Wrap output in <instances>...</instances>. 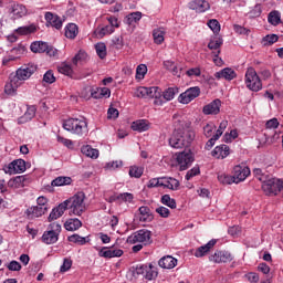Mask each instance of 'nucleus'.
I'll return each mask as SVG.
<instances>
[{"instance_id": "nucleus-1", "label": "nucleus", "mask_w": 283, "mask_h": 283, "mask_svg": "<svg viewBox=\"0 0 283 283\" xmlns=\"http://www.w3.org/2000/svg\"><path fill=\"white\" fill-rule=\"evenodd\" d=\"M195 138L196 133L193 130L175 129L168 139V143L172 149H182L184 147H189Z\"/></svg>"}, {"instance_id": "nucleus-2", "label": "nucleus", "mask_w": 283, "mask_h": 283, "mask_svg": "<svg viewBox=\"0 0 283 283\" xmlns=\"http://www.w3.org/2000/svg\"><path fill=\"white\" fill-rule=\"evenodd\" d=\"M62 203H66L69 216H83V213L87 211V206L85 205V192H77Z\"/></svg>"}, {"instance_id": "nucleus-3", "label": "nucleus", "mask_w": 283, "mask_h": 283, "mask_svg": "<svg viewBox=\"0 0 283 283\" xmlns=\"http://www.w3.org/2000/svg\"><path fill=\"white\" fill-rule=\"evenodd\" d=\"M63 129L76 136H85L87 134V120L85 118H69L63 122Z\"/></svg>"}, {"instance_id": "nucleus-4", "label": "nucleus", "mask_w": 283, "mask_h": 283, "mask_svg": "<svg viewBox=\"0 0 283 283\" xmlns=\"http://www.w3.org/2000/svg\"><path fill=\"white\" fill-rule=\"evenodd\" d=\"M262 189L265 196H277L280 191H283V181L270 176L263 181Z\"/></svg>"}, {"instance_id": "nucleus-5", "label": "nucleus", "mask_w": 283, "mask_h": 283, "mask_svg": "<svg viewBox=\"0 0 283 283\" xmlns=\"http://www.w3.org/2000/svg\"><path fill=\"white\" fill-rule=\"evenodd\" d=\"M245 85L251 92H260L262 90V80L255 72V69L249 67L245 72Z\"/></svg>"}, {"instance_id": "nucleus-6", "label": "nucleus", "mask_w": 283, "mask_h": 283, "mask_svg": "<svg viewBox=\"0 0 283 283\" xmlns=\"http://www.w3.org/2000/svg\"><path fill=\"white\" fill-rule=\"evenodd\" d=\"M48 229L49 230L44 231L42 235V242H44V244H56V242H59V235L61 234V224L53 222Z\"/></svg>"}, {"instance_id": "nucleus-7", "label": "nucleus", "mask_w": 283, "mask_h": 283, "mask_svg": "<svg viewBox=\"0 0 283 283\" xmlns=\"http://www.w3.org/2000/svg\"><path fill=\"white\" fill-rule=\"evenodd\" d=\"M127 244H136L138 242L145 244V247H147V244H151L153 240H151V231L149 230H138L135 233L130 234L127 240H126Z\"/></svg>"}, {"instance_id": "nucleus-8", "label": "nucleus", "mask_w": 283, "mask_h": 283, "mask_svg": "<svg viewBox=\"0 0 283 283\" xmlns=\"http://www.w3.org/2000/svg\"><path fill=\"white\" fill-rule=\"evenodd\" d=\"M36 72V66H22L17 70L15 73H11V76L20 84L23 85V81H28L32 74Z\"/></svg>"}, {"instance_id": "nucleus-9", "label": "nucleus", "mask_w": 283, "mask_h": 283, "mask_svg": "<svg viewBox=\"0 0 283 283\" xmlns=\"http://www.w3.org/2000/svg\"><path fill=\"white\" fill-rule=\"evenodd\" d=\"M135 273L137 275H144L145 280L151 281L158 277V268L151 263L149 265H139L136 268Z\"/></svg>"}, {"instance_id": "nucleus-10", "label": "nucleus", "mask_w": 283, "mask_h": 283, "mask_svg": "<svg viewBox=\"0 0 283 283\" xmlns=\"http://www.w3.org/2000/svg\"><path fill=\"white\" fill-rule=\"evenodd\" d=\"M177 163L180 171H187L191 167V163H193V153L191 150L179 153L177 155Z\"/></svg>"}, {"instance_id": "nucleus-11", "label": "nucleus", "mask_w": 283, "mask_h": 283, "mask_svg": "<svg viewBox=\"0 0 283 283\" xmlns=\"http://www.w3.org/2000/svg\"><path fill=\"white\" fill-rule=\"evenodd\" d=\"M198 96H200V87L193 86L181 93L178 97V101L182 105H189V103H191V101H195V98H198Z\"/></svg>"}, {"instance_id": "nucleus-12", "label": "nucleus", "mask_w": 283, "mask_h": 283, "mask_svg": "<svg viewBox=\"0 0 283 283\" xmlns=\"http://www.w3.org/2000/svg\"><path fill=\"white\" fill-rule=\"evenodd\" d=\"M25 169V160L15 159L11 161L8 166H4L3 171L4 174H9L10 176H12L13 174H23Z\"/></svg>"}, {"instance_id": "nucleus-13", "label": "nucleus", "mask_w": 283, "mask_h": 283, "mask_svg": "<svg viewBox=\"0 0 283 283\" xmlns=\"http://www.w3.org/2000/svg\"><path fill=\"white\" fill-rule=\"evenodd\" d=\"M224 43V40L220 36H213L210 39V42L208 43L209 50H216L214 56L216 59L213 60L217 65H220L222 63V59H219L220 56V48H222V44Z\"/></svg>"}, {"instance_id": "nucleus-14", "label": "nucleus", "mask_w": 283, "mask_h": 283, "mask_svg": "<svg viewBox=\"0 0 283 283\" xmlns=\"http://www.w3.org/2000/svg\"><path fill=\"white\" fill-rule=\"evenodd\" d=\"M210 262H214L216 264H221L222 262H232L233 254L227 251H216L214 254L209 256Z\"/></svg>"}, {"instance_id": "nucleus-15", "label": "nucleus", "mask_w": 283, "mask_h": 283, "mask_svg": "<svg viewBox=\"0 0 283 283\" xmlns=\"http://www.w3.org/2000/svg\"><path fill=\"white\" fill-rule=\"evenodd\" d=\"M233 171L234 174L232 178L235 185L243 182V180H247V178L251 174V170L249 169V167H242V166H235Z\"/></svg>"}, {"instance_id": "nucleus-16", "label": "nucleus", "mask_w": 283, "mask_h": 283, "mask_svg": "<svg viewBox=\"0 0 283 283\" xmlns=\"http://www.w3.org/2000/svg\"><path fill=\"white\" fill-rule=\"evenodd\" d=\"M50 208H44L42 206H33L27 209L25 216L28 220H34V218H41V216H45Z\"/></svg>"}, {"instance_id": "nucleus-17", "label": "nucleus", "mask_w": 283, "mask_h": 283, "mask_svg": "<svg viewBox=\"0 0 283 283\" xmlns=\"http://www.w3.org/2000/svg\"><path fill=\"white\" fill-rule=\"evenodd\" d=\"M148 93H147V98H155L154 101V105H164V101H163V90H160V87L158 86H150L147 88Z\"/></svg>"}, {"instance_id": "nucleus-18", "label": "nucleus", "mask_w": 283, "mask_h": 283, "mask_svg": "<svg viewBox=\"0 0 283 283\" xmlns=\"http://www.w3.org/2000/svg\"><path fill=\"white\" fill-rule=\"evenodd\" d=\"M160 187L170 189L171 191H178L180 189V181L174 177H160Z\"/></svg>"}, {"instance_id": "nucleus-19", "label": "nucleus", "mask_w": 283, "mask_h": 283, "mask_svg": "<svg viewBox=\"0 0 283 283\" xmlns=\"http://www.w3.org/2000/svg\"><path fill=\"white\" fill-rule=\"evenodd\" d=\"M222 106V101H220L219 98L213 99L210 104L203 106V114H206L207 116L209 115H216V114H220V107Z\"/></svg>"}, {"instance_id": "nucleus-20", "label": "nucleus", "mask_w": 283, "mask_h": 283, "mask_svg": "<svg viewBox=\"0 0 283 283\" xmlns=\"http://www.w3.org/2000/svg\"><path fill=\"white\" fill-rule=\"evenodd\" d=\"M44 19L46 23L51 24L52 28H55L56 30H61V28H63V20H61V17L57 14L46 12Z\"/></svg>"}, {"instance_id": "nucleus-21", "label": "nucleus", "mask_w": 283, "mask_h": 283, "mask_svg": "<svg viewBox=\"0 0 283 283\" xmlns=\"http://www.w3.org/2000/svg\"><path fill=\"white\" fill-rule=\"evenodd\" d=\"M214 77L220 81V78H224L226 81H233V78L238 77V74L231 67L222 69L221 71L214 73Z\"/></svg>"}, {"instance_id": "nucleus-22", "label": "nucleus", "mask_w": 283, "mask_h": 283, "mask_svg": "<svg viewBox=\"0 0 283 283\" xmlns=\"http://www.w3.org/2000/svg\"><path fill=\"white\" fill-rule=\"evenodd\" d=\"M90 61V55L85 50H80L75 56L72 57V65L77 67L78 65H85Z\"/></svg>"}, {"instance_id": "nucleus-23", "label": "nucleus", "mask_w": 283, "mask_h": 283, "mask_svg": "<svg viewBox=\"0 0 283 283\" xmlns=\"http://www.w3.org/2000/svg\"><path fill=\"white\" fill-rule=\"evenodd\" d=\"M11 19L15 21V19H22L28 14V9L23 4H12L11 7Z\"/></svg>"}, {"instance_id": "nucleus-24", "label": "nucleus", "mask_w": 283, "mask_h": 283, "mask_svg": "<svg viewBox=\"0 0 283 283\" xmlns=\"http://www.w3.org/2000/svg\"><path fill=\"white\" fill-rule=\"evenodd\" d=\"M217 242L216 239H212L207 244L199 247L195 252V258H205V255L216 247Z\"/></svg>"}, {"instance_id": "nucleus-25", "label": "nucleus", "mask_w": 283, "mask_h": 283, "mask_svg": "<svg viewBox=\"0 0 283 283\" xmlns=\"http://www.w3.org/2000/svg\"><path fill=\"white\" fill-rule=\"evenodd\" d=\"M158 265L161 269H176V266L178 265V259L171 255H167L158 261Z\"/></svg>"}, {"instance_id": "nucleus-26", "label": "nucleus", "mask_w": 283, "mask_h": 283, "mask_svg": "<svg viewBox=\"0 0 283 283\" xmlns=\"http://www.w3.org/2000/svg\"><path fill=\"white\" fill-rule=\"evenodd\" d=\"M17 34L21 36H28L30 34H36L39 32V25L35 23H31L29 25L20 27L15 30Z\"/></svg>"}, {"instance_id": "nucleus-27", "label": "nucleus", "mask_w": 283, "mask_h": 283, "mask_svg": "<svg viewBox=\"0 0 283 283\" xmlns=\"http://www.w3.org/2000/svg\"><path fill=\"white\" fill-rule=\"evenodd\" d=\"M65 211H67V203H60L56 208H53L49 214V222H52V220H59Z\"/></svg>"}, {"instance_id": "nucleus-28", "label": "nucleus", "mask_w": 283, "mask_h": 283, "mask_svg": "<svg viewBox=\"0 0 283 283\" xmlns=\"http://www.w3.org/2000/svg\"><path fill=\"white\" fill-rule=\"evenodd\" d=\"M36 116V106L32 105L27 108V112L18 119L19 125L30 123Z\"/></svg>"}, {"instance_id": "nucleus-29", "label": "nucleus", "mask_w": 283, "mask_h": 283, "mask_svg": "<svg viewBox=\"0 0 283 283\" xmlns=\"http://www.w3.org/2000/svg\"><path fill=\"white\" fill-rule=\"evenodd\" d=\"M9 83L4 85V93L8 94V96H14L17 94V90L21 87V84L15 81L11 75L9 76Z\"/></svg>"}, {"instance_id": "nucleus-30", "label": "nucleus", "mask_w": 283, "mask_h": 283, "mask_svg": "<svg viewBox=\"0 0 283 283\" xmlns=\"http://www.w3.org/2000/svg\"><path fill=\"white\" fill-rule=\"evenodd\" d=\"M139 221L140 222H151L154 220V214H151V209L147 206H142L139 209Z\"/></svg>"}, {"instance_id": "nucleus-31", "label": "nucleus", "mask_w": 283, "mask_h": 283, "mask_svg": "<svg viewBox=\"0 0 283 283\" xmlns=\"http://www.w3.org/2000/svg\"><path fill=\"white\" fill-rule=\"evenodd\" d=\"M191 10H195L196 12H207L209 10L210 6L207 2V0H195L190 2Z\"/></svg>"}, {"instance_id": "nucleus-32", "label": "nucleus", "mask_w": 283, "mask_h": 283, "mask_svg": "<svg viewBox=\"0 0 283 283\" xmlns=\"http://www.w3.org/2000/svg\"><path fill=\"white\" fill-rule=\"evenodd\" d=\"M230 149H229V146L227 145H220V146H217L212 153H211V156H213V158H227V156H229V153Z\"/></svg>"}, {"instance_id": "nucleus-33", "label": "nucleus", "mask_w": 283, "mask_h": 283, "mask_svg": "<svg viewBox=\"0 0 283 283\" xmlns=\"http://www.w3.org/2000/svg\"><path fill=\"white\" fill-rule=\"evenodd\" d=\"M8 187L10 189H21L22 187H25V176H17L13 179H10L8 181Z\"/></svg>"}, {"instance_id": "nucleus-34", "label": "nucleus", "mask_w": 283, "mask_h": 283, "mask_svg": "<svg viewBox=\"0 0 283 283\" xmlns=\"http://www.w3.org/2000/svg\"><path fill=\"white\" fill-rule=\"evenodd\" d=\"M81 227H83V222L76 218L69 219L64 223V229H66V231H78Z\"/></svg>"}, {"instance_id": "nucleus-35", "label": "nucleus", "mask_w": 283, "mask_h": 283, "mask_svg": "<svg viewBox=\"0 0 283 283\" xmlns=\"http://www.w3.org/2000/svg\"><path fill=\"white\" fill-rule=\"evenodd\" d=\"M31 52L36 53H43V52H48V43L43 42V41H35L33 43H31Z\"/></svg>"}, {"instance_id": "nucleus-36", "label": "nucleus", "mask_w": 283, "mask_h": 283, "mask_svg": "<svg viewBox=\"0 0 283 283\" xmlns=\"http://www.w3.org/2000/svg\"><path fill=\"white\" fill-rule=\"evenodd\" d=\"M164 67L168 70V72H171L174 76L180 77V74L182 72V69H178V65L174 61H165L164 62Z\"/></svg>"}, {"instance_id": "nucleus-37", "label": "nucleus", "mask_w": 283, "mask_h": 283, "mask_svg": "<svg viewBox=\"0 0 283 283\" xmlns=\"http://www.w3.org/2000/svg\"><path fill=\"white\" fill-rule=\"evenodd\" d=\"M52 187H65L67 185H72V177H63L60 176L52 180Z\"/></svg>"}, {"instance_id": "nucleus-38", "label": "nucleus", "mask_w": 283, "mask_h": 283, "mask_svg": "<svg viewBox=\"0 0 283 283\" xmlns=\"http://www.w3.org/2000/svg\"><path fill=\"white\" fill-rule=\"evenodd\" d=\"M130 127L133 132H147V129H149V125H147L145 119L133 122Z\"/></svg>"}, {"instance_id": "nucleus-39", "label": "nucleus", "mask_w": 283, "mask_h": 283, "mask_svg": "<svg viewBox=\"0 0 283 283\" xmlns=\"http://www.w3.org/2000/svg\"><path fill=\"white\" fill-rule=\"evenodd\" d=\"M93 98H109L112 96V91L108 87L97 88V91L92 93Z\"/></svg>"}, {"instance_id": "nucleus-40", "label": "nucleus", "mask_w": 283, "mask_h": 283, "mask_svg": "<svg viewBox=\"0 0 283 283\" xmlns=\"http://www.w3.org/2000/svg\"><path fill=\"white\" fill-rule=\"evenodd\" d=\"M268 21L271 23V25H280L282 23V15L280 14V11H272L268 15Z\"/></svg>"}, {"instance_id": "nucleus-41", "label": "nucleus", "mask_w": 283, "mask_h": 283, "mask_svg": "<svg viewBox=\"0 0 283 283\" xmlns=\"http://www.w3.org/2000/svg\"><path fill=\"white\" fill-rule=\"evenodd\" d=\"M82 154L88 158H98V149L92 148L90 145L82 147Z\"/></svg>"}, {"instance_id": "nucleus-42", "label": "nucleus", "mask_w": 283, "mask_h": 283, "mask_svg": "<svg viewBox=\"0 0 283 283\" xmlns=\"http://www.w3.org/2000/svg\"><path fill=\"white\" fill-rule=\"evenodd\" d=\"M179 90L178 87H168L164 93H163V98L165 101H174L176 97V94H178Z\"/></svg>"}, {"instance_id": "nucleus-43", "label": "nucleus", "mask_w": 283, "mask_h": 283, "mask_svg": "<svg viewBox=\"0 0 283 283\" xmlns=\"http://www.w3.org/2000/svg\"><path fill=\"white\" fill-rule=\"evenodd\" d=\"M65 36H78V25L75 23H69L65 27Z\"/></svg>"}, {"instance_id": "nucleus-44", "label": "nucleus", "mask_w": 283, "mask_h": 283, "mask_svg": "<svg viewBox=\"0 0 283 283\" xmlns=\"http://www.w3.org/2000/svg\"><path fill=\"white\" fill-rule=\"evenodd\" d=\"M95 50H96V54L99 59H105V56H107V46L105 45V43L99 42L97 44H95Z\"/></svg>"}, {"instance_id": "nucleus-45", "label": "nucleus", "mask_w": 283, "mask_h": 283, "mask_svg": "<svg viewBox=\"0 0 283 283\" xmlns=\"http://www.w3.org/2000/svg\"><path fill=\"white\" fill-rule=\"evenodd\" d=\"M161 205H165L166 207H169L170 209H176V199H171V196L164 195L160 199Z\"/></svg>"}, {"instance_id": "nucleus-46", "label": "nucleus", "mask_w": 283, "mask_h": 283, "mask_svg": "<svg viewBox=\"0 0 283 283\" xmlns=\"http://www.w3.org/2000/svg\"><path fill=\"white\" fill-rule=\"evenodd\" d=\"M57 70L60 74H64V76H72V74H74V70L72 69V65L66 63H62Z\"/></svg>"}, {"instance_id": "nucleus-47", "label": "nucleus", "mask_w": 283, "mask_h": 283, "mask_svg": "<svg viewBox=\"0 0 283 283\" xmlns=\"http://www.w3.org/2000/svg\"><path fill=\"white\" fill-rule=\"evenodd\" d=\"M69 242H73L74 244H87V238L81 237L78 234H72L67 238Z\"/></svg>"}, {"instance_id": "nucleus-48", "label": "nucleus", "mask_w": 283, "mask_h": 283, "mask_svg": "<svg viewBox=\"0 0 283 283\" xmlns=\"http://www.w3.org/2000/svg\"><path fill=\"white\" fill-rule=\"evenodd\" d=\"M218 180L221 185H233V182H235L233 176H229L227 174H219Z\"/></svg>"}, {"instance_id": "nucleus-49", "label": "nucleus", "mask_w": 283, "mask_h": 283, "mask_svg": "<svg viewBox=\"0 0 283 283\" xmlns=\"http://www.w3.org/2000/svg\"><path fill=\"white\" fill-rule=\"evenodd\" d=\"M143 168L138 167V166H130L129 167V176L130 178H140V176H143Z\"/></svg>"}, {"instance_id": "nucleus-50", "label": "nucleus", "mask_w": 283, "mask_h": 283, "mask_svg": "<svg viewBox=\"0 0 283 283\" xmlns=\"http://www.w3.org/2000/svg\"><path fill=\"white\" fill-rule=\"evenodd\" d=\"M43 83H46L48 85H52V83H56V77L54 76V72L52 70L46 71V73L43 75Z\"/></svg>"}, {"instance_id": "nucleus-51", "label": "nucleus", "mask_w": 283, "mask_h": 283, "mask_svg": "<svg viewBox=\"0 0 283 283\" xmlns=\"http://www.w3.org/2000/svg\"><path fill=\"white\" fill-rule=\"evenodd\" d=\"M213 132H216V124L208 123L206 126H203V134L206 138H211Z\"/></svg>"}, {"instance_id": "nucleus-52", "label": "nucleus", "mask_w": 283, "mask_h": 283, "mask_svg": "<svg viewBox=\"0 0 283 283\" xmlns=\"http://www.w3.org/2000/svg\"><path fill=\"white\" fill-rule=\"evenodd\" d=\"M253 176H255L262 185H264V181L271 176L262 172V169L254 168L253 169Z\"/></svg>"}, {"instance_id": "nucleus-53", "label": "nucleus", "mask_w": 283, "mask_h": 283, "mask_svg": "<svg viewBox=\"0 0 283 283\" xmlns=\"http://www.w3.org/2000/svg\"><path fill=\"white\" fill-rule=\"evenodd\" d=\"M279 38L277 36H264L261 41V45L263 48H266L269 45H273V43H277Z\"/></svg>"}, {"instance_id": "nucleus-54", "label": "nucleus", "mask_w": 283, "mask_h": 283, "mask_svg": "<svg viewBox=\"0 0 283 283\" xmlns=\"http://www.w3.org/2000/svg\"><path fill=\"white\" fill-rule=\"evenodd\" d=\"M233 30L237 34H241L243 36H249V34H251V30H249L242 25L234 24Z\"/></svg>"}, {"instance_id": "nucleus-55", "label": "nucleus", "mask_w": 283, "mask_h": 283, "mask_svg": "<svg viewBox=\"0 0 283 283\" xmlns=\"http://www.w3.org/2000/svg\"><path fill=\"white\" fill-rule=\"evenodd\" d=\"M208 27L210 30H212L213 34H219L220 33V22L218 20L212 19L208 22Z\"/></svg>"}, {"instance_id": "nucleus-56", "label": "nucleus", "mask_w": 283, "mask_h": 283, "mask_svg": "<svg viewBox=\"0 0 283 283\" xmlns=\"http://www.w3.org/2000/svg\"><path fill=\"white\" fill-rule=\"evenodd\" d=\"M145 74H147V65L139 64L136 70V78H145Z\"/></svg>"}, {"instance_id": "nucleus-57", "label": "nucleus", "mask_w": 283, "mask_h": 283, "mask_svg": "<svg viewBox=\"0 0 283 283\" xmlns=\"http://www.w3.org/2000/svg\"><path fill=\"white\" fill-rule=\"evenodd\" d=\"M148 87L145 86H139L136 92H135V96L137 98H147V94H148Z\"/></svg>"}, {"instance_id": "nucleus-58", "label": "nucleus", "mask_w": 283, "mask_h": 283, "mask_svg": "<svg viewBox=\"0 0 283 283\" xmlns=\"http://www.w3.org/2000/svg\"><path fill=\"white\" fill-rule=\"evenodd\" d=\"M72 269V260L65 258L63 260V264L60 268L61 273H66V271H70Z\"/></svg>"}, {"instance_id": "nucleus-59", "label": "nucleus", "mask_w": 283, "mask_h": 283, "mask_svg": "<svg viewBox=\"0 0 283 283\" xmlns=\"http://www.w3.org/2000/svg\"><path fill=\"white\" fill-rule=\"evenodd\" d=\"M244 277H245V280H248V282H251V283L260 282V275H258V273H255V272H250V273L245 274Z\"/></svg>"}, {"instance_id": "nucleus-60", "label": "nucleus", "mask_w": 283, "mask_h": 283, "mask_svg": "<svg viewBox=\"0 0 283 283\" xmlns=\"http://www.w3.org/2000/svg\"><path fill=\"white\" fill-rule=\"evenodd\" d=\"M156 213H158L160 218H169L171 212L169 211V208H165L161 206L156 208Z\"/></svg>"}, {"instance_id": "nucleus-61", "label": "nucleus", "mask_w": 283, "mask_h": 283, "mask_svg": "<svg viewBox=\"0 0 283 283\" xmlns=\"http://www.w3.org/2000/svg\"><path fill=\"white\" fill-rule=\"evenodd\" d=\"M99 258L112 259V248H103L98 252Z\"/></svg>"}, {"instance_id": "nucleus-62", "label": "nucleus", "mask_w": 283, "mask_h": 283, "mask_svg": "<svg viewBox=\"0 0 283 283\" xmlns=\"http://www.w3.org/2000/svg\"><path fill=\"white\" fill-rule=\"evenodd\" d=\"M262 14V4H256L254 8L250 11V17L258 18Z\"/></svg>"}, {"instance_id": "nucleus-63", "label": "nucleus", "mask_w": 283, "mask_h": 283, "mask_svg": "<svg viewBox=\"0 0 283 283\" xmlns=\"http://www.w3.org/2000/svg\"><path fill=\"white\" fill-rule=\"evenodd\" d=\"M186 74L191 78L192 76H200L202 74V71L200 70V67H192V69H189L186 72Z\"/></svg>"}, {"instance_id": "nucleus-64", "label": "nucleus", "mask_w": 283, "mask_h": 283, "mask_svg": "<svg viewBox=\"0 0 283 283\" xmlns=\"http://www.w3.org/2000/svg\"><path fill=\"white\" fill-rule=\"evenodd\" d=\"M123 167L122 160L109 161L106 164L107 169H120Z\"/></svg>"}]
</instances>
